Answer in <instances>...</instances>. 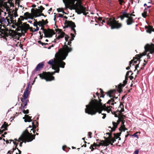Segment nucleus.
Returning <instances> with one entry per match:
<instances>
[{"instance_id":"6e6552de","label":"nucleus","mask_w":154,"mask_h":154,"mask_svg":"<svg viewBox=\"0 0 154 154\" xmlns=\"http://www.w3.org/2000/svg\"><path fill=\"white\" fill-rule=\"evenodd\" d=\"M147 52L145 50V51L142 53L140 54H137L135 57H133V59L131 60L130 62V66H131V64L133 63L132 65H134V63H137V61L138 60H139L140 62V59L141 57L143 56H145Z\"/></svg>"},{"instance_id":"2eb2a0df","label":"nucleus","mask_w":154,"mask_h":154,"mask_svg":"<svg viewBox=\"0 0 154 154\" xmlns=\"http://www.w3.org/2000/svg\"><path fill=\"white\" fill-rule=\"evenodd\" d=\"M116 91V89H112L106 92H105V94H106L107 96H109L110 97H115V95Z\"/></svg>"},{"instance_id":"052dcab7","label":"nucleus","mask_w":154,"mask_h":154,"mask_svg":"<svg viewBox=\"0 0 154 154\" xmlns=\"http://www.w3.org/2000/svg\"><path fill=\"white\" fill-rule=\"evenodd\" d=\"M38 8H40V9L42 11H43L45 9V8L43 7L42 6H40L39 7H38Z\"/></svg>"},{"instance_id":"79ce46f5","label":"nucleus","mask_w":154,"mask_h":154,"mask_svg":"<svg viewBox=\"0 0 154 154\" xmlns=\"http://www.w3.org/2000/svg\"><path fill=\"white\" fill-rule=\"evenodd\" d=\"M41 16H43L45 17H46V15H45L43 13H40L39 14H37L35 16H34L35 18L37 17H40Z\"/></svg>"},{"instance_id":"4d7b16f0","label":"nucleus","mask_w":154,"mask_h":154,"mask_svg":"<svg viewBox=\"0 0 154 154\" xmlns=\"http://www.w3.org/2000/svg\"><path fill=\"white\" fill-rule=\"evenodd\" d=\"M125 122V120H124L123 119L121 121V125L123 126V125H124V123Z\"/></svg>"},{"instance_id":"58836bf2","label":"nucleus","mask_w":154,"mask_h":154,"mask_svg":"<svg viewBox=\"0 0 154 154\" xmlns=\"http://www.w3.org/2000/svg\"><path fill=\"white\" fill-rule=\"evenodd\" d=\"M144 63L142 65V67H141L140 68V70H143L144 69V67L145 66V65L147 63V61H146L145 60H144Z\"/></svg>"},{"instance_id":"20e7f679","label":"nucleus","mask_w":154,"mask_h":154,"mask_svg":"<svg viewBox=\"0 0 154 154\" xmlns=\"http://www.w3.org/2000/svg\"><path fill=\"white\" fill-rule=\"evenodd\" d=\"M106 23L112 29H119L121 28L122 26V23H119V21L116 20L114 17H111L106 18Z\"/></svg>"},{"instance_id":"412c9836","label":"nucleus","mask_w":154,"mask_h":154,"mask_svg":"<svg viewBox=\"0 0 154 154\" xmlns=\"http://www.w3.org/2000/svg\"><path fill=\"white\" fill-rule=\"evenodd\" d=\"M21 101L22 102V103L21 105V108L23 109L27 105L28 102L29 101V100L27 99H24L21 98Z\"/></svg>"},{"instance_id":"5fc2aeb1","label":"nucleus","mask_w":154,"mask_h":154,"mask_svg":"<svg viewBox=\"0 0 154 154\" xmlns=\"http://www.w3.org/2000/svg\"><path fill=\"white\" fill-rule=\"evenodd\" d=\"M34 20H35V21L34 22L33 25L35 26H37L38 25V22L35 20V19H34Z\"/></svg>"},{"instance_id":"4468645a","label":"nucleus","mask_w":154,"mask_h":154,"mask_svg":"<svg viewBox=\"0 0 154 154\" xmlns=\"http://www.w3.org/2000/svg\"><path fill=\"white\" fill-rule=\"evenodd\" d=\"M115 103H116L115 102V100L113 99V98H111L110 99L108 100V102L106 103H105L106 105V106H111V108L110 107V109H111V110L109 111H108L107 110L105 109H103V110H104L107 111L108 112H109L111 111V108H112V106H111L110 105H113Z\"/></svg>"},{"instance_id":"8fccbe9b","label":"nucleus","mask_w":154,"mask_h":154,"mask_svg":"<svg viewBox=\"0 0 154 154\" xmlns=\"http://www.w3.org/2000/svg\"><path fill=\"white\" fill-rule=\"evenodd\" d=\"M42 21L44 23V24H45V25L48 23V20L47 19H46L45 21L43 19H42Z\"/></svg>"},{"instance_id":"e433bc0d","label":"nucleus","mask_w":154,"mask_h":154,"mask_svg":"<svg viewBox=\"0 0 154 154\" xmlns=\"http://www.w3.org/2000/svg\"><path fill=\"white\" fill-rule=\"evenodd\" d=\"M121 133H122V132H120V133H117L116 134H114V137L116 139H118V138H119V136H120L121 135ZM121 139V138L119 137V140H120Z\"/></svg>"},{"instance_id":"69168bd1","label":"nucleus","mask_w":154,"mask_h":154,"mask_svg":"<svg viewBox=\"0 0 154 154\" xmlns=\"http://www.w3.org/2000/svg\"><path fill=\"white\" fill-rule=\"evenodd\" d=\"M33 28L32 27H30V26H29V29L30 30V31L31 32H33Z\"/></svg>"},{"instance_id":"338daca9","label":"nucleus","mask_w":154,"mask_h":154,"mask_svg":"<svg viewBox=\"0 0 154 154\" xmlns=\"http://www.w3.org/2000/svg\"><path fill=\"white\" fill-rule=\"evenodd\" d=\"M14 16L15 17H17L18 16L17 12L16 11H15L14 12Z\"/></svg>"},{"instance_id":"6e6d98bb","label":"nucleus","mask_w":154,"mask_h":154,"mask_svg":"<svg viewBox=\"0 0 154 154\" xmlns=\"http://www.w3.org/2000/svg\"><path fill=\"white\" fill-rule=\"evenodd\" d=\"M149 51V53H148V54L147 55V59L148 60V59H150L151 58V56L149 55L150 53V51Z\"/></svg>"},{"instance_id":"0eeeda50","label":"nucleus","mask_w":154,"mask_h":154,"mask_svg":"<svg viewBox=\"0 0 154 154\" xmlns=\"http://www.w3.org/2000/svg\"><path fill=\"white\" fill-rule=\"evenodd\" d=\"M44 26H42L41 30L43 31V32L45 35L44 37L46 38H51L53 35L55 34V33L53 29H45Z\"/></svg>"},{"instance_id":"5701e85b","label":"nucleus","mask_w":154,"mask_h":154,"mask_svg":"<svg viewBox=\"0 0 154 154\" xmlns=\"http://www.w3.org/2000/svg\"><path fill=\"white\" fill-rule=\"evenodd\" d=\"M71 43H72V42L71 41H69L68 42V44H66V42H65L64 43V45L63 46V47H62V48H60V49H59V51H58L57 53H60L62 51V50H63L62 49L64 47V46L66 45H67L68 47V48H71L72 49V50L69 52V53L71 52L72 50V48L71 47H68V45H69L71 47Z\"/></svg>"},{"instance_id":"a18cd8bd","label":"nucleus","mask_w":154,"mask_h":154,"mask_svg":"<svg viewBox=\"0 0 154 154\" xmlns=\"http://www.w3.org/2000/svg\"><path fill=\"white\" fill-rule=\"evenodd\" d=\"M119 4L120 5H123V3H125V2L123 0H118Z\"/></svg>"},{"instance_id":"4c0bfd02","label":"nucleus","mask_w":154,"mask_h":154,"mask_svg":"<svg viewBox=\"0 0 154 154\" xmlns=\"http://www.w3.org/2000/svg\"><path fill=\"white\" fill-rule=\"evenodd\" d=\"M147 9H145L144 10V12L142 14V16L144 17L145 18L147 16V11H146Z\"/></svg>"},{"instance_id":"6ab92c4d","label":"nucleus","mask_w":154,"mask_h":154,"mask_svg":"<svg viewBox=\"0 0 154 154\" xmlns=\"http://www.w3.org/2000/svg\"><path fill=\"white\" fill-rule=\"evenodd\" d=\"M44 66V62H43L38 63L34 69V71H40L43 68Z\"/></svg>"},{"instance_id":"72a5a7b5","label":"nucleus","mask_w":154,"mask_h":154,"mask_svg":"<svg viewBox=\"0 0 154 154\" xmlns=\"http://www.w3.org/2000/svg\"><path fill=\"white\" fill-rule=\"evenodd\" d=\"M24 16L26 20L28 18H30L31 14L28 12L25 13Z\"/></svg>"},{"instance_id":"f03ea898","label":"nucleus","mask_w":154,"mask_h":154,"mask_svg":"<svg viewBox=\"0 0 154 154\" xmlns=\"http://www.w3.org/2000/svg\"><path fill=\"white\" fill-rule=\"evenodd\" d=\"M96 95L98 97V100L95 99H91L89 104L86 106L85 112L88 114L93 115L95 114L97 112H98L99 114L101 113L103 108L107 110L108 111L110 110V108L111 106H106V104L103 105V103L101 102L102 100L100 99L99 93L97 92Z\"/></svg>"},{"instance_id":"0e129e2a","label":"nucleus","mask_w":154,"mask_h":154,"mask_svg":"<svg viewBox=\"0 0 154 154\" xmlns=\"http://www.w3.org/2000/svg\"><path fill=\"white\" fill-rule=\"evenodd\" d=\"M111 128V132H113V131H114L116 128H115L114 127H112V128Z\"/></svg>"},{"instance_id":"f257e3e1","label":"nucleus","mask_w":154,"mask_h":154,"mask_svg":"<svg viewBox=\"0 0 154 154\" xmlns=\"http://www.w3.org/2000/svg\"><path fill=\"white\" fill-rule=\"evenodd\" d=\"M62 49L63 50L61 52L56 54V59L54 58V59H51L48 62V64L52 66V69L55 71L51 72H43L42 73L39 74V77L42 79H45L46 81L54 80L55 78L53 75L55 73L59 72L60 67L64 68L66 63L63 60L66 59L69 52L72 50V49L68 48L65 45Z\"/></svg>"},{"instance_id":"f704fd0d","label":"nucleus","mask_w":154,"mask_h":154,"mask_svg":"<svg viewBox=\"0 0 154 154\" xmlns=\"http://www.w3.org/2000/svg\"><path fill=\"white\" fill-rule=\"evenodd\" d=\"M119 130L121 131H125V130H127V129L125 128V125H121L120 127L119 128Z\"/></svg>"},{"instance_id":"13d9d810","label":"nucleus","mask_w":154,"mask_h":154,"mask_svg":"<svg viewBox=\"0 0 154 154\" xmlns=\"http://www.w3.org/2000/svg\"><path fill=\"white\" fill-rule=\"evenodd\" d=\"M13 143L14 145H15V147H17V146L18 144V143L16 142H15L14 141H13Z\"/></svg>"},{"instance_id":"774afa93","label":"nucleus","mask_w":154,"mask_h":154,"mask_svg":"<svg viewBox=\"0 0 154 154\" xmlns=\"http://www.w3.org/2000/svg\"><path fill=\"white\" fill-rule=\"evenodd\" d=\"M139 150H136L134 152V154H138Z\"/></svg>"},{"instance_id":"c85d7f7f","label":"nucleus","mask_w":154,"mask_h":154,"mask_svg":"<svg viewBox=\"0 0 154 154\" xmlns=\"http://www.w3.org/2000/svg\"><path fill=\"white\" fill-rule=\"evenodd\" d=\"M125 116L124 115H120L119 116H118L117 117L119 118V119L117 121V123L119 124L120 122L122 121V120L124 119V117H125Z\"/></svg>"},{"instance_id":"ea45409f","label":"nucleus","mask_w":154,"mask_h":154,"mask_svg":"<svg viewBox=\"0 0 154 154\" xmlns=\"http://www.w3.org/2000/svg\"><path fill=\"white\" fill-rule=\"evenodd\" d=\"M128 78H129V77L125 76V79L123 81L124 86H125V85L127 84V80L128 79Z\"/></svg>"},{"instance_id":"de8ad7c7","label":"nucleus","mask_w":154,"mask_h":154,"mask_svg":"<svg viewBox=\"0 0 154 154\" xmlns=\"http://www.w3.org/2000/svg\"><path fill=\"white\" fill-rule=\"evenodd\" d=\"M23 112L25 114H27L29 113V110L27 109L26 110H23Z\"/></svg>"},{"instance_id":"a878e982","label":"nucleus","mask_w":154,"mask_h":154,"mask_svg":"<svg viewBox=\"0 0 154 154\" xmlns=\"http://www.w3.org/2000/svg\"><path fill=\"white\" fill-rule=\"evenodd\" d=\"M145 28L146 29V31L147 32L150 33L152 31H154V29L153 28L152 26H145Z\"/></svg>"},{"instance_id":"680f3d73","label":"nucleus","mask_w":154,"mask_h":154,"mask_svg":"<svg viewBox=\"0 0 154 154\" xmlns=\"http://www.w3.org/2000/svg\"><path fill=\"white\" fill-rule=\"evenodd\" d=\"M92 134V133L91 132H89L88 133V135L89 136V137L90 138H91V134Z\"/></svg>"},{"instance_id":"37998d69","label":"nucleus","mask_w":154,"mask_h":154,"mask_svg":"<svg viewBox=\"0 0 154 154\" xmlns=\"http://www.w3.org/2000/svg\"><path fill=\"white\" fill-rule=\"evenodd\" d=\"M38 25L39 26H41L45 25L44 23L42 21V20L38 22Z\"/></svg>"},{"instance_id":"09e8293b","label":"nucleus","mask_w":154,"mask_h":154,"mask_svg":"<svg viewBox=\"0 0 154 154\" xmlns=\"http://www.w3.org/2000/svg\"><path fill=\"white\" fill-rule=\"evenodd\" d=\"M138 133V132H137L136 133L132 135H131V136H134V137H137V138H138V137L137 135V134Z\"/></svg>"},{"instance_id":"2f4dec72","label":"nucleus","mask_w":154,"mask_h":154,"mask_svg":"<svg viewBox=\"0 0 154 154\" xmlns=\"http://www.w3.org/2000/svg\"><path fill=\"white\" fill-rule=\"evenodd\" d=\"M105 138V140H100V143H102V144H107V146H108L109 145V142L108 140V138H106V137H104Z\"/></svg>"},{"instance_id":"c03bdc74","label":"nucleus","mask_w":154,"mask_h":154,"mask_svg":"<svg viewBox=\"0 0 154 154\" xmlns=\"http://www.w3.org/2000/svg\"><path fill=\"white\" fill-rule=\"evenodd\" d=\"M113 127L116 128L117 127L118 125L119 124L117 122H112Z\"/></svg>"},{"instance_id":"1a4fd4ad","label":"nucleus","mask_w":154,"mask_h":154,"mask_svg":"<svg viewBox=\"0 0 154 154\" xmlns=\"http://www.w3.org/2000/svg\"><path fill=\"white\" fill-rule=\"evenodd\" d=\"M64 24L66 25L65 26L66 28H67L69 26L71 27V30L74 32L75 34H76V30L75 29V28L76 27V25L74 22L72 21H67L66 20Z\"/></svg>"},{"instance_id":"7ed1b4c3","label":"nucleus","mask_w":154,"mask_h":154,"mask_svg":"<svg viewBox=\"0 0 154 154\" xmlns=\"http://www.w3.org/2000/svg\"><path fill=\"white\" fill-rule=\"evenodd\" d=\"M35 135H33L32 133H30L27 129L24 131L21 136L17 140V143L22 141L26 143V142H29L32 141L35 139Z\"/></svg>"},{"instance_id":"bf43d9fd","label":"nucleus","mask_w":154,"mask_h":154,"mask_svg":"<svg viewBox=\"0 0 154 154\" xmlns=\"http://www.w3.org/2000/svg\"><path fill=\"white\" fill-rule=\"evenodd\" d=\"M20 20L21 21L23 20L24 19H25V18L22 16H20Z\"/></svg>"},{"instance_id":"cd10ccee","label":"nucleus","mask_w":154,"mask_h":154,"mask_svg":"<svg viewBox=\"0 0 154 154\" xmlns=\"http://www.w3.org/2000/svg\"><path fill=\"white\" fill-rule=\"evenodd\" d=\"M125 86H124V83L122 84L121 83H120L118 86L117 91L119 93H121L122 91V88Z\"/></svg>"},{"instance_id":"423d86ee","label":"nucleus","mask_w":154,"mask_h":154,"mask_svg":"<svg viewBox=\"0 0 154 154\" xmlns=\"http://www.w3.org/2000/svg\"><path fill=\"white\" fill-rule=\"evenodd\" d=\"M7 5L6 2H4L2 0H0V23L1 25L4 24L5 22V19L1 16L2 12H3V10L6 8Z\"/></svg>"},{"instance_id":"c756f323","label":"nucleus","mask_w":154,"mask_h":154,"mask_svg":"<svg viewBox=\"0 0 154 154\" xmlns=\"http://www.w3.org/2000/svg\"><path fill=\"white\" fill-rule=\"evenodd\" d=\"M8 126V123L6 122H4L1 127V129H3L4 130H7V127Z\"/></svg>"},{"instance_id":"49530a36","label":"nucleus","mask_w":154,"mask_h":154,"mask_svg":"<svg viewBox=\"0 0 154 154\" xmlns=\"http://www.w3.org/2000/svg\"><path fill=\"white\" fill-rule=\"evenodd\" d=\"M130 72L131 73V75H132L133 74V73L132 72V71H131L130 70V71H128L127 72L125 76H128V75H129V73Z\"/></svg>"},{"instance_id":"9b49d317","label":"nucleus","mask_w":154,"mask_h":154,"mask_svg":"<svg viewBox=\"0 0 154 154\" xmlns=\"http://www.w3.org/2000/svg\"><path fill=\"white\" fill-rule=\"evenodd\" d=\"M145 50L147 52L148 51H150V53L153 54L154 53V44L151 43V45L147 44L144 47Z\"/></svg>"},{"instance_id":"f3484780","label":"nucleus","mask_w":154,"mask_h":154,"mask_svg":"<svg viewBox=\"0 0 154 154\" xmlns=\"http://www.w3.org/2000/svg\"><path fill=\"white\" fill-rule=\"evenodd\" d=\"M29 84H28L23 93V98L22 99H27V98L29 97Z\"/></svg>"},{"instance_id":"dca6fc26","label":"nucleus","mask_w":154,"mask_h":154,"mask_svg":"<svg viewBox=\"0 0 154 154\" xmlns=\"http://www.w3.org/2000/svg\"><path fill=\"white\" fill-rule=\"evenodd\" d=\"M2 25H0V32H1V37L3 38L4 39H6L7 40L6 37H8V32L5 31L3 29H2Z\"/></svg>"},{"instance_id":"7c9ffc66","label":"nucleus","mask_w":154,"mask_h":154,"mask_svg":"<svg viewBox=\"0 0 154 154\" xmlns=\"http://www.w3.org/2000/svg\"><path fill=\"white\" fill-rule=\"evenodd\" d=\"M94 144L95 147H100V146H107V144H102V143H99L98 144H97V143H94Z\"/></svg>"},{"instance_id":"aec40b11","label":"nucleus","mask_w":154,"mask_h":154,"mask_svg":"<svg viewBox=\"0 0 154 154\" xmlns=\"http://www.w3.org/2000/svg\"><path fill=\"white\" fill-rule=\"evenodd\" d=\"M32 128L31 129V131H33V132L34 133H35V131L33 130V129H35L38 126V122L36 121V120H33V122H32Z\"/></svg>"},{"instance_id":"b1692460","label":"nucleus","mask_w":154,"mask_h":154,"mask_svg":"<svg viewBox=\"0 0 154 154\" xmlns=\"http://www.w3.org/2000/svg\"><path fill=\"white\" fill-rule=\"evenodd\" d=\"M31 118V116H30L28 115H25V117H23V119H24V122H30L32 121Z\"/></svg>"},{"instance_id":"e2e57ef3","label":"nucleus","mask_w":154,"mask_h":154,"mask_svg":"<svg viewBox=\"0 0 154 154\" xmlns=\"http://www.w3.org/2000/svg\"><path fill=\"white\" fill-rule=\"evenodd\" d=\"M139 63L138 64H137L135 66V69L134 70V71H136V70H137V68L139 67Z\"/></svg>"},{"instance_id":"ddd939ff","label":"nucleus","mask_w":154,"mask_h":154,"mask_svg":"<svg viewBox=\"0 0 154 154\" xmlns=\"http://www.w3.org/2000/svg\"><path fill=\"white\" fill-rule=\"evenodd\" d=\"M121 15L119 16V18H120L121 20H123L124 18L126 17L127 18L129 16H135V14H133V13L131 14L128 13L127 12L126 10H125L124 11L121 12Z\"/></svg>"},{"instance_id":"bb28decb","label":"nucleus","mask_w":154,"mask_h":154,"mask_svg":"<svg viewBox=\"0 0 154 154\" xmlns=\"http://www.w3.org/2000/svg\"><path fill=\"white\" fill-rule=\"evenodd\" d=\"M55 30L56 32H58V34H60L59 35L60 37L62 38H63L64 36V35H65V33L62 31V30L61 29H56Z\"/></svg>"},{"instance_id":"f8f14e48","label":"nucleus","mask_w":154,"mask_h":154,"mask_svg":"<svg viewBox=\"0 0 154 154\" xmlns=\"http://www.w3.org/2000/svg\"><path fill=\"white\" fill-rule=\"evenodd\" d=\"M29 25L26 23H24L23 25H21L19 28V29H20L21 32L25 34L29 29Z\"/></svg>"},{"instance_id":"a211bd4d","label":"nucleus","mask_w":154,"mask_h":154,"mask_svg":"<svg viewBox=\"0 0 154 154\" xmlns=\"http://www.w3.org/2000/svg\"><path fill=\"white\" fill-rule=\"evenodd\" d=\"M132 16H129L126 20L127 24L128 25H130L134 23V20L132 17Z\"/></svg>"},{"instance_id":"4be33fe9","label":"nucleus","mask_w":154,"mask_h":154,"mask_svg":"<svg viewBox=\"0 0 154 154\" xmlns=\"http://www.w3.org/2000/svg\"><path fill=\"white\" fill-rule=\"evenodd\" d=\"M33 10V14L34 15V16H35L36 15L39 14L40 13H42V11L40 9H37L35 8V9H34L33 8L32 9V10Z\"/></svg>"},{"instance_id":"864d4df0","label":"nucleus","mask_w":154,"mask_h":154,"mask_svg":"<svg viewBox=\"0 0 154 154\" xmlns=\"http://www.w3.org/2000/svg\"><path fill=\"white\" fill-rule=\"evenodd\" d=\"M69 38V37L68 35H66L65 37V40L66 42H67L68 41V39Z\"/></svg>"},{"instance_id":"3c124183","label":"nucleus","mask_w":154,"mask_h":154,"mask_svg":"<svg viewBox=\"0 0 154 154\" xmlns=\"http://www.w3.org/2000/svg\"><path fill=\"white\" fill-rule=\"evenodd\" d=\"M11 23H13V24L15 23V20H13V17H11Z\"/></svg>"},{"instance_id":"39448f33","label":"nucleus","mask_w":154,"mask_h":154,"mask_svg":"<svg viewBox=\"0 0 154 154\" xmlns=\"http://www.w3.org/2000/svg\"><path fill=\"white\" fill-rule=\"evenodd\" d=\"M82 0H78L79 3L76 4L73 9L75 10V11L78 14H81L83 13L84 15H86L87 14V13L86 11H88L86 7H84L82 4L81 2Z\"/></svg>"},{"instance_id":"9d476101","label":"nucleus","mask_w":154,"mask_h":154,"mask_svg":"<svg viewBox=\"0 0 154 154\" xmlns=\"http://www.w3.org/2000/svg\"><path fill=\"white\" fill-rule=\"evenodd\" d=\"M124 105L122 103H120V105L117 109V111L114 112V113L115 117H118L120 115H122V112L124 111Z\"/></svg>"},{"instance_id":"393cba45","label":"nucleus","mask_w":154,"mask_h":154,"mask_svg":"<svg viewBox=\"0 0 154 154\" xmlns=\"http://www.w3.org/2000/svg\"><path fill=\"white\" fill-rule=\"evenodd\" d=\"M73 0H63L66 8H69L70 4Z\"/></svg>"},{"instance_id":"473e14b6","label":"nucleus","mask_w":154,"mask_h":154,"mask_svg":"<svg viewBox=\"0 0 154 154\" xmlns=\"http://www.w3.org/2000/svg\"><path fill=\"white\" fill-rule=\"evenodd\" d=\"M107 139L109 141H108L109 142V144H111V145H113V143L116 141V139L114 137L111 139H109V138H108Z\"/></svg>"},{"instance_id":"603ef678","label":"nucleus","mask_w":154,"mask_h":154,"mask_svg":"<svg viewBox=\"0 0 154 154\" xmlns=\"http://www.w3.org/2000/svg\"><path fill=\"white\" fill-rule=\"evenodd\" d=\"M63 9L62 8H58L57 9V11L58 12H62L63 11Z\"/></svg>"},{"instance_id":"a19ab883","label":"nucleus","mask_w":154,"mask_h":154,"mask_svg":"<svg viewBox=\"0 0 154 154\" xmlns=\"http://www.w3.org/2000/svg\"><path fill=\"white\" fill-rule=\"evenodd\" d=\"M94 147H95V146L94 143L92 144L91 145L89 148L90 149H91V151H93L95 149V148Z\"/></svg>"},{"instance_id":"c9c22d12","label":"nucleus","mask_w":154,"mask_h":154,"mask_svg":"<svg viewBox=\"0 0 154 154\" xmlns=\"http://www.w3.org/2000/svg\"><path fill=\"white\" fill-rule=\"evenodd\" d=\"M22 23L23 22L21 21L19 22H16V20H15V25L17 26V27H18L19 28L20 26H21V25H23Z\"/></svg>"}]
</instances>
